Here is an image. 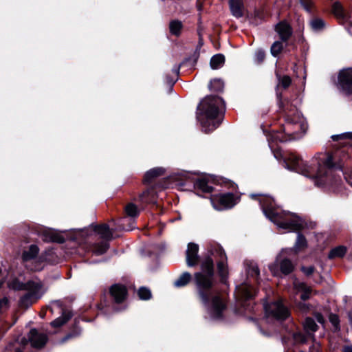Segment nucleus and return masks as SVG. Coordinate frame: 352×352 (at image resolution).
Returning a JSON list of instances; mask_svg holds the SVG:
<instances>
[{
  "instance_id": "1",
  "label": "nucleus",
  "mask_w": 352,
  "mask_h": 352,
  "mask_svg": "<svg viewBox=\"0 0 352 352\" xmlns=\"http://www.w3.org/2000/svg\"><path fill=\"white\" fill-rule=\"evenodd\" d=\"M213 261L206 259L202 264V272L195 274L196 285L199 296L207 308L208 314L213 320L222 318L226 306L221 296L214 294L212 289L213 280Z\"/></svg>"
},
{
  "instance_id": "2",
  "label": "nucleus",
  "mask_w": 352,
  "mask_h": 352,
  "mask_svg": "<svg viewBox=\"0 0 352 352\" xmlns=\"http://www.w3.org/2000/svg\"><path fill=\"white\" fill-rule=\"evenodd\" d=\"M284 163L286 168L307 177L314 178L318 186H322L329 182V175L331 174L334 166L333 158L328 154H320L310 166L294 154L290 155Z\"/></svg>"
},
{
  "instance_id": "3",
  "label": "nucleus",
  "mask_w": 352,
  "mask_h": 352,
  "mask_svg": "<svg viewBox=\"0 0 352 352\" xmlns=\"http://www.w3.org/2000/svg\"><path fill=\"white\" fill-rule=\"evenodd\" d=\"M257 197L251 195L252 198ZM258 201L265 217L278 228L288 231H298L303 227V221L297 215L290 212L283 211L275 206L274 199L266 195H259Z\"/></svg>"
},
{
  "instance_id": "4",
  "label": "nucleus",
  "mask_w": 352,
  "mask_h": 352,
  "mask_svg": "<svg viewBox=\"0 0 352 352\" xmlns=\"http://www.w3.org/2000/svg\"><path fill=\"white\" fill-rule=\"evenodd\" d=\"M198 111L199 112L197 118L201 122L202 129L205 133H209L221 123L225 111V102L219 96H208L201 100Z\"/></svg>"
},
{
  "instance_id": "5",
  "label": "nucleus",
  "mask_w": 352,
  "mask_h": 352,
  "mask_svg": "<svg viewBox=\"0 0 352 352\" xmlns=\"http://www.w3.org/2000/svg\"><path fill=\"white\" fill-rule=\"evenodd\" d=\"M8 286L14 290H25L27 292L21 297L19 301L20 305L26 308L40 299L46 290L39 280H31L23 283L17 279H13L8 283Z\"/></svg>"
},
{
  "instance_id": "6",
  "label": "nucleus",
  "mask_w": 352,
  "mask_h": 352,
  "mask_svg": "<svg viewBox=\"0 0 352 352\" xmlns=\"http://www.w3.org/2000/svg\"><path fill=\"white\" fill-rule=\"evenodd\" d=\"M284 111V132L294 139L304 134L307 129V124L303 116L294 108H287Z\"/></svg>"
},
{
  "instance_id": "7",
  "label": "nucleus",
  "mask_w": 352,
  "mask_h": 352,
  "mask_svg": "<svg viewBox=\"0 0 352 352\" xmlns=\"http://www.w3.org/2000/svg\"><path fill=\"white\" fill-rule=\"evenodd\" d=\"M266 320H284L289 316L288 309L280 301L265 306Z\"/></svg>"
},
{
  "instance_id": "8",
  "label": "nucleus",
  "mask_w": 352,
  "mask_h": 352,
  "mask_svg": "<svg viewBox=\"0 0 352 352\" xmlns=\"http://www.w3.org/2000/svg\"><path fill=\"white\" fill-rule=\"evenodd\" d=\"M210 201L214 208L217 210L230 208L236 204L234 197L232 193L213 195L210 197Z\"/></svg>"
},
{
  "instance_id": "9",
  "label": "nucleus",
  "mask_w": 352,
  "mask_h": 352,
  "mask_svg": "<svg viewBox=\"0 0 352 352\" xmlns=\"http://www.w3.org/2000/svg\"><path fill=\"white\" fill-rule=\"evenodd\" d=\"M338 82L346 94H352V68L342 70L338 76Z\"/></svg>"
},
{
  "instance_id": "10",
  "label": "nucleus",
  "mask_w": 352,
  "mask_h": 352,
  "mask_svg": "<svg viewBox=\"0 0 352 352\" xmlns=\"http://www.w3.org/2000/svg\"><path fill=\"white\" fill-rule=\"evenodd\" d=\"M255 289L248 283H243L236 287V296L239 300H249L255 295Z\"/></svg>"
},
{
  "instance_id": "11",
  "label": "nucleus",
  "mask_w": 352,
  "mask_h": 352,
  "mask_svg": "<svg viewBox=\"0 0 352 352\" xmlns=\"http://www.w3.org/2000/svg\"><path fill=\"white\" fill-rule=\"evenodd\" d=\"M28 338L31 342V345L35 348L43 347L47 340V336L46 334L38 333L35 329L30 330Z\"/></svg>"
},
{
  "instance_id": "12",
  "label": "nucleus",
  "mask_w": 352,
  "mask_h": 352,
  "mask_svg": "<svg viewBox=\"0 0 352 352\" xmlns=\"http://www.w3.org/2000/svg\"><path fill=\"white\" fill-rule=\"evenodd\" d=\"M198 245L194 243H188L186 250V263L188 266H194L198 263Z\"/></svg>"
},
{
  "instance_id": "13",
  "label": "nucleus",
  "mask_w": 352,
  "mask_h": 352,
  "mask_svg": "<svg viewBox=\"0 0 352 352\" xmlns=\"http://www.w3.org/2000/svg\"><path fill=\"white\" fill-rule=\"evenodd\" d=\"M275 31L278 34L282 41L286 42L292 34L291 26L285 21L278 23L275 26Z\"/></svg>"
},
{
  "instance_id": "14",
  "label": "nucleus",
  "mask_w": 352,
  "mask_h": 352,
  "mask_svg": "<svg viewBox=\"0 0 352 352\" xmlns=\"http://www.w3.org/2000/svg\"><path fill=\"white\" fill-rule=\"evenodd\" d=\"M110 293L115 302L120 303L122 302L126 298V288L123 285L115 284L111 286L110 289Z\"/></svg>"
},
{
  "instance_id": "15",
  "label": "nucleus",
  "mask_w": 352,
  "mask_h": 352,
  "mask_svg": "<svg viewBox=\"0 0 352 352\" xmlns=\"http://www.w3.org/2000/svg\"><path fill=\"white\" fill-rule=\"evenodd\" d=\"M294 289L296 292H302L300 298L302 300L305 301L310 298L311 289L308 287L305 283L300 282L297 279L294 280Z\"/></svg>"
},
{
  "instance_id": "16",
  "label": "nucleus",
  "mask_w": 352,
  "mask_h": 352,
  "mask_svg": "<svg viewBox=\"0 0 352 352\" xmlns=\"http://www.w3.org/2000/svg\"><path fill=\"white\" fill-rule=\"evenodd\" d=\"M220 261L217 263L218 272L221 277L222 281H225L227 278L228 271L226 263V256L222 250H219Z\"/></svg>"
},
{
  "instance_id": "17",
  "label": "nucleus",
  "mask_w": 352,
  "mask_h": 352,
  "mask_svg": "<svg viewBox=\"0 0 352 352\" xmlns=\"http://www.w3.org/2000/svg\"><path fill=\"white\" fill-rule=\"evenodd\" d=\"M230 8L232 15L236 18L243 15V4L242 0H230Z\"/></svg>"
},
{
  "instance_id": "18",
  "label": "nucleus",
  "mask_w": 352,
  "mask_h": 352,
  "mask_svg": "<svg viewBox=\"0 0 352 352\" xmlns=\"http://www.w3.org/2000/svg\"><path fill=\"white\" fill-rule=\"evenodd\" d=\"M43 240L45 241H55L58 243H63V237L57 234L54 230L47 229L43 231Z\"/></svg>"
},
{
  "instance_id": "19",
  "label": "nucleus",
  "mask_w": 352,
  "mask_h": 352,
  "mask_svg": "<svg viewBox=\"0 0 352 352\" xmlns=\"http://www.w3.org/2000/svg\"><path fill=\"white\" fill-rule=\"evenodd\" d=\"M95 231L102 239L105 240H109L112 237V231L107 224L96 226Z\"/></svg>"
},
{
  "instance_id": "20",
  "label": "nucleus",
  "mask_w": 352,
  "mask_h": 352,
  "mask_svg": "<svg viewBox=\"0 0 352 352\" xmlns=\"http://www.w3.org/2000/svg\"><path fill=\"white\" fill-rule=\"evenodd\" d=\"M332 10L333 14L338 19H341L342 20L346 21L349 19V14L347 11H346L342 5L339 2H335L333 4Z\"/></svg>"
},
{
  "instance_id": "21",
  "label": "nucleus",
  "mask_w": 352,
  "mask_h": 352,
  "mask_svg": "<svg viewBox=\"0 0 352 352\" xmlns=\"http://www.w3.org/2000/svg\"><path fill=\"white\" fill-rule=\"evenodd\" d=\"M38 248L36 245H31L28 250L23 252L22 258L24 262L30 261L34 259L38 253Z\"/></svg>"
},
{
  "instance_id": "22",
  "label": "nucleus",
  "mask_w": 352,
  "mask_h": 352,
  "mask_svg": "<svg viewBox=\"0 0 352 352\" xmlns=\"http://www.w3.org/2000/svg\"><path fill=\"white\" fill-rule=\"evenodd\" d=\"M62 310V316L51 322L53 327H59L66 323L71 318L72 314L69 311Z\"/></svg>"
},
{
  "instance_id": "23",
  "label": "nucleus",
  "mask_w": 352,
  "mask_h": 352,
  "mask_svg": "<svg viewBox=\"0 0 352 352\" xmlns=\"http://www.w3.org/2000/svg\"><path fill=\"white\" fill-rule=\"evenodd\" d=\"M208 183L209 179L204 177L197 179L195 186L196 188L201 190L202 192L209 193L213 190V188Z\"/></svg>"
},
{
  "instance_id": "24",
  "label": "nucleus",
  "mask_w": 352,
  "mask_h": 352,
  "mask_svg": "<svg viewBox=\"0 0 352 352\" xmlns=\"http://www.w3.org/2000/svg\"><path fill=\"white\" fill-rule=\"evenodd\" d=\"M305 331L307 333L311 336L312 334L316 332L318 329V325L311 318H306L302 323Z\"/></svg>"
},
{
  "instance_id": "25",
  "label": "nucleus",
  "mask_w": 352,
  "mask_h": 352,
  "mask_svg": "<svg viewBox=\"0 0 352 352\" xmlns=\"http://www.w3.org/2000/svg\"><path fill=\"white\" fill-rule=\"evenodd\" d=\"M164 169L162 168H154L147 171L144 177V182L145 183H150L151 181L158 176L163 175Z\"/></svg>"
},
{
  "instance_id": "26",
  "label": "nucleus",
  "mask_w": 352,
  "mask_h": 352,
  "mask_svg": "<svg viewBox=\"0 0 352 352\" xmlns=\"http://www.w3.org/2000/svg\"><path fill=\"white\" fill-rule=\"evenodd\" d=\"M294 266L292 262L288 258H283L280 262V272L285 274L287 275L292 272L294 270Z\"/></svg>"
},
{
  "instance_id": "27",
  "label": "nucleus",
  "mask_w": 352,
  "mask_h": 352,
  "mask_svg": "<svg viewBox=\"0 0 352 352\" xmlns=\"http://www.w3.org/2000/svg\"><path fill=\"white\" fill-rule=\"evenodd\" d=\"M248 274L255 278H258L260 274V271L257 264L252 261H246L245 263Z\"/></svg>"
},
{
  "instance_id": "28",
  "label": "nucleus",
  "mask_w": 352,
  "mask_h": 352,
  "mask_svg": "<svg viewBox=\"0 0 352 352\" xmlns=\"http://www.w3.org/2000/svg\"><path fill=\"white\" fill-rule=\"evenodd\" d=\"M346 253V248L343 245H340L333 248L329 253V258L333 259L336 258H342Z\"/></svg>"
},
{
  "instance_id": "29",
  "label": "nucleus",
  "mask_w": 352,
  "mask_h": 352,
  "mask_svg": "<svg viewBox=\"0 0 352 352\" xmlns=\"http://www.w3.org/2000/svg\"><path fill=\"white\" fill-rule=\"evenodd\" d=\"M225 62V57L222 54H216L213 56L210 59V67L213 69H217L221 68Z\"/></svg>"
},
{
  "instance_id": "30",
  "label": "nucleus",
  "mask_w": 352,
  "mask_h": 352,
  "mask_svg": "<svg viewBox=\"0 0 352 352\" xmlns=\"http://www.w3.org/2000/svg\"><path fill=\"white\" fill-rule=\"evenodd\" d=\"M191 279V275L188 272L183 273L179 278L175 281V287H180L186 285Z\"/></svg>"
},
{
  "instance_id": "31",
  "label": "nucleus",
  "mask_w": 352,
  "mask_h": 352,
  "mask_svg": "<svg viewBox=\"0 0 352 352\" xmlns=\"http://www.w3.org/2000/svg\"><path fill=\"white\" fill-rule=\"evenodd\" d=\"M306 247H307V240H306L305 237L303 235L298 234L295 245H294L295 252L297 253V252L301 251L302 250H303L304 248H305Z\"/></svg>"
},
{
  "instance_id": "32",
  "label": "nucleus",
  "mask_w": 352,
  "mask_h": 352,
  "mask_svg": "<svg viewBox=\"0 0 352 352\" xmlns=\"http://www.w3.org/2000/svg\"><path fill=\"white\" fill-rule=\"evenodd\" d=\"M209 88L211 91L220 92L224 88V83L221 79H214L210 82Z\"/></svg>"
},
{
  "instance_id": "33",
  "label": "nucleus",
  "mask_w": 352,
  "mask_h": 352,
  "mask_svg": "<svg viewBox=\"0 0 352 352\" xmlns=\"http://www.w3.org/2000/svg\"><path fill=\"white\" fill-rule=\"evenodd\" d=\"M170 32L172 34L179 36L182 28V23L177 20L172 21L169 25Z\"/></svg>"
},
{
  "instance_id": "34",
  "label": "nucleus",
  "mask_w": 352,
  "mask_h": 352,
  "mask_svg": "<svg viewBox=\"0 0 352 352\" xmlns=\"http://www.w3.org/2000/svg\"><path fill=\"white\" fill-rule=\"evenodd\" d=\"M108 248L109 244L107 241H102L94 245L93 252L97 255H100L104 254L107 250Z\"/></svg>"
},
{
  "instance_id": "35",
  "label": "nucleus",
  "mask_w": 352,
  "mask_h": 352,
  "mask_svg": "<svg viewBox=\"0 0 352 352\" xmlns=\"http://www.w3.org/2000/svg\"><path fill=\"white\" fill-rule=\"evenodd\" d=\"M125 212L131 217H135L139 214L138 207L133 203H129L126 206Z\"/></svg>"
},
{
  "instance_id": "36",
  "label": "nucleus",
  "mask_w": 352,
  "mask_h": 352,
  "mask_svg": "<svg viewBox=\"0 0 352 352\" xmlns=\"http://www.w3.org/2000/svg\"><path fill=\"white\" fill-rule=\"evenodd\" d=\"M276 75L278 80V85L282 86L284 89L287 88L290 85L292 80L289 76H281L278 72H276Z\"/></svg>"
},
{
  "instance_id": "37",
  "label": "nucleus",
  "mask_w": 352,
  "mask_h": 352,
  "mask_svg": "<svg viewBox=\"0 0 352 352\" xmlns=\"http://www.w3.org/2000/svg\"><path fill=\"white\" fill-rule=\"evenodd\" d=\"M154 193L153 190H147L142 192L140 196V199L142 201L145 203H153Z\"/></svg>"
},
{
  "instance_id": "38",
  "label": "nucleus",
  "mask_w": 352,
  "mask_h": 352,
  "mask_svg": "<svg viewBox=\"0 0 352 352\" xmlns=\"http://www.w3.org/2000/svg\"><path fill=\"white\" fill-rule=\"evenodd\" d=\"M310 25L314 30L318 31L322 29L324 22L321 19H314L310 21Z\"/></svg>"
},
{
  "instance_id": "39",
  "label": "nucleus",
  "mask_w": 352,
  "mask_h": 352,
  "mask_svg": "<svg viewBox=\"0 0 352 352\" xmlns=\"http://www.w3.org/2000/svg\"><path fill=\"white\" fill-rule=\"evenodd\" d=\"M283 43L280 41H275L271 47V53L274 57L277 56L283 50Z\"/></svg>"
},
{
  "instance_id": "40",
  "label": "nucleus",
  "mask_w": 352,
  "mask_h": 352,
  "mask_svg": "<svg viewBox=\"0 0 352 352\" xmlns=\"http://www.w3.org/2000/svg\"><path fill=\"white\" fill-rule=\"evenodd\" d=\"M138 296L142 300H148L151 297V292L148 288L142 287L138 290Z\"/></svg>"
},
{
  "instance_id": "41",
  "label": "nucleus",
  "mask_w": 352,
  "mask_h": 352,
  "mask_svg": "<svg viewBox=\"0 0 352 352\" xmlns=\"http://www.w3.org/2000/svg\"><path fill=\"white\" fill-rule=\"evenodd\" d=\"M292 338L296 344L305 343L307 340V336L300 332L294 333L292 334Z\"/></svg>"
},
{
  "instance_id": "42",
  "label": "nucleus",
  "mask_w": 352,
  "mask_h": 352,
  "mask_svg": "<svg viewBox=\"0 0 352 352\" xmlns=\"http://www.w3.org/2000/svg\"><path fill=\"white\" fill-rule=\"evenodd\" d=\"M331 138L334 141H338L339 140H345V139L352 140V133L349 132V133H344L339 134V135H333L331 136Z\"/></svg>"
},
{
  "instance_id": "43",
  "label": "nucleus",
  "mask_w": 352,
  "mask_h": 352,
  "mask_svg": "<svg viewBox=\"0 0 352 352\" xmlns=\"http://www.w3.org/2000/svg\"><path fill=\"white\" fill-rule=\"evenodd\" d=\"M300 2L304 9L308 12H311L312 10L313 2L311 0H300Z\"/></svg>"
},
{
  "instance_id": "44",
  "label": "nucleus",
  "mask_w": 352,
  "mask_h": 352,
  "mask_svg": "<svg viewBox=\"0 0 352 352\" xmlns=\"http://www.w3.org/2000/svg\"><path fill=\"white\" fill-rule=\"evenodd\" d=\"M309 352H321L320 343L313 340V343L309 347Z\"/></svg>"
},
{
  "instance_id": "45",
  "label": "nucleus",
  "mask_w": 352,
  "mask_h": 352,
  "mask_svg": "<svg viewBox=\"0 0 352 352\" xmlns=\"http://www.w3.org/2000/svg\"><path fill=\"white\" fill-rule=\"evenodd\" d=\"M301 270L306 276H310L314 272L315 267L314 266H302Z\"/></svg>"
},
{
  "instance_id": "46",
  "label": "nucleus",
  "mask_w": 352,
  "mask_h": 352,
  "mask_svg": "<svg viewBox=\"0 0 352 352\" xmlns=\"http://www.w3.org/2000/svg\"><path fill=\"white\" fill-rule=\"evenodd\" d=\"M329 320L336 328H338L339 324V318L337 315L333 314H330Z\"/></svg>"
},
{
  "instance_id": "47",
  "label": "nucleus",
  "mask_w": 352,
  "mask_h": 352,
  "mask_svg": "<svg viewBox=\"0 0 352 352\" xmlns=\"http://www.w3.org/2000/svg\"><path fill=\"white\" fill-rule=\"evenodd\" d=\"M8 307V299L7 298H3L0 300V313L3 310L7 309Z\"/></svg>"
},
{
  "instance_id": "48",
  "label": "nucleus",
  "mask_w": 352,
  "mask_h": 352,
  "mask_svg": "<svg viewBox=\"0 0 352 352\" xmlns=\"http://www.w3.org/2000/svg\"><path fill=\"white\" fill-rule=\"evenodd\" d=\"M298 309L302 312H307L309 310V305L305 302H299L298 305Z\"/></svg>"
},
{
  "instance_id": "49",
  "label": "nucleus",
  "mask_w": 352,
  "mask_h": 352,
  "mask_svg": "<svg viewBox=\"0 0 352 352\" xmlns=\"http://www.w3.org/2000/svg\"><path fill=\"white\" fill-rule=\"evenodd\" d=\"M269 270L274 276H276L278 273V269L276 263L270 265Z\"/></svg>"
},
{
  "instance_id": "50",
  "label": "nucleus",
  "mask_w": 352,
  "mask_h": 352,
  "mask_svg": "<svg viewBox=\"0 0 352 352\" xmlns=\"http://www.w3.org/2000/svg\"><path fill=\"white\" fill-rule=\"evenodd\" d=\"M315 317L318 323H320L321 324H323L324 323V319L321 314H320V313L316 314Z\"/></svg>"
},
{
  "instance_id": "51",
  "label": "nucleus",
  "mask_w": 352,
  "mask_h": 352,
  "mask_svg": "<svg viewBox=\"0 0 352 352\" xmlns=\"http://www.w3.org/2000/svg\"><path fill=\"white\" fill-rule=\"evenodd\" d=\"M256 57L259 61H262L265 57L264 52L259 50L256 52Z\"/></svg>"
},
{
  "instance_id": "52",
  "label": "nucleus",
  "mask_w": 352,
  "mask_h": 352,
  "mask_svg": "<svg viewBox=\"0 0 352 352\" xmlns=\"http://www.w3.org/2000/svg\"><path fill=\"white\" fill-rule=\"evenodd\" d=\"M30 267V269L31 270L39 271V270H42L43 266L41 265V263H39L38 264H37L34 267Z\"/></svg>"
},
{
  "instance_id": "53",
  "label": "nucleus",
  "mask_w": 352,
  "mask_h": 352,
  "mask_svg": "<svg viewBox=\"0 0 352 352\" xmlns=\"http://www.w3.org/2000/svg\"><path fill=\"white\" fill-rule=\"evenodd\" d=\"M343 352H352V346L346 345L343 347Z\"/></svg>"
},
{
  "instance_id": "54",
  "label": "nucleus",
  "mask_w": 352,
  "mask_h": 352,
  "mask_svg": "<svg viewBox=\"0 0 352 352\" xmlns=\"http://www.w3.org/2000/svg\"><path fill=\"white\" fill-rule=\"evenodd\" d=\"M52 305L54 307H61V302L59 300H56L52 302Z\"/></svg>"
},
{
  "instance_id": "55",
  "label": "nucleus",
  "mask_w": 352,
  "mask_h": 352,
  "mask_svg": "<svg viewBox=\"0 0 352 352\" xmlns=\"http://www.w3.org/2000/svg\"><path fill=\"white\" fill-rule=\"evenodd\" d=\"M287 251H289V250H283L281 254L280 255H278L276 258V261H279L280 259V257H281V254L285 253V252H287ZM290 252L292 251V250H289Z\"/></svg>"
},
{
  "instance_id": "56",
  "label": "nucleus",
  "mask_w": 352,
  "mask_h": 352,
  "mask_svg": "<svg viewBox=\"0 0 352 352\" xmlns=\"http://www.w3.org/2000/svg\"><path fill=\"white\" fill-rule=\"evenodd\" d=\"M72 336H73L72 334H68L67 336H65L64 338V339L63 340V342L67 340L69 338H72Z\"/></svg>"
},
{
  "instance_id": "57",
  "label": "nucleus",
  "mask_w": 352,
  "mask_h": 352,
  "mask_svg": "<svg viewBox=\"0 0 352 352\" xmlns=\"http://www.w3.org/2000/svg\"><path fill=\"white\" fill-rule=\"evenodd\" d=\"M349 317L350 322L352 324V310L349 312Z\"/></svg>"
},
{
  "instance_id": "58",
  "label": "nucleus",
  "mask_w": 352,
  "mask_h": 352,
  "mask_svg": "<svg viewBox=\"0 0 352 352\" xmlns=\"http://www.w3.org/2000/svg\"><path fill=\"white\" fill-rule=\"evenodd\" d=\"M338 168L342 170L343 166L340 164L338 166Z\"/></svg>"
},
{
  "instance_id": "59",
  "label": "nucleus",
  "mask_w": 352,
  "mask_h": 352,
  "mask_svg": "<svg viewBox=\"0 0 352 352\" xmlns=\"http://www.w3.org/2000/svg\"><path fill=\"white\" fill-rule=\"evenodd\" d=\"M179 68L178 67V68H177V69L175 70V74H177L179 73Z\"/></svg>"
},
{
  "instance_id": "60",
  "label": "nucleus",
  "mask_w": 352,
  "mask_h": 352,
  "mask_svg": "<svg viewBox=\"0 0 352 352\" xmlns=\"http://www.w3.org/2000/svg\"><path fill=\"white\" fill-rule=\"evenodd\" d=\"M15 352H23V351H22L21 350H20V349H16V351H15Z\"/></svg>"
},
{
  "instance_id": "61",
  "label": "nucleus",
  "mask_w": 352,
  "mask_h": 352,
  "mask_svg": "<svg viewBox=\"0 0 352 352\" xmlns=\"http://www.w3.org/2000/svg\"><path fill=\"white\" fill-rule=\"evenodd\" d=\"M170 82V84H172V85H173V84H174L175 81H174V80H172V81H170V82Z\"/></svg>"
},
{
  "instance_id": "62",
  "label": "nucleus",
  "mask_w": 352,
  "mask_h": 352,
  "mask_svg": "<svg viewBox=\"0 0 352 352\" xmlns=\"http://www.w3.org/2000/svg\"><path fill=\"white\" fill-rule=\"evenodd\" d=\"M49 309H50L51 312H53V309H52V308L49 307Z\"/></svg>"
},
{
  "instance_id": "63",
  "label": "nucleus",
  "mask_w": 352,
  "mask_h": 352,
  "mask_svg": "<svg viewBox=\"0 0 352 352\" xmlns=\"http://www.w3.org/2000/svg\"><path fill=\"white\" fill-rule=\"evenodd\" d=\"M283 342H285V343L286 342L285 338L283 339Z\"/></svg>"
}]
</instances>
